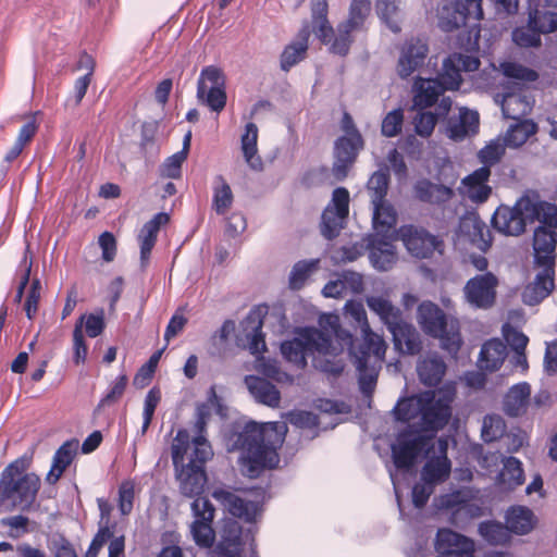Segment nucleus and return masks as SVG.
<instances>
[{
    "instance_id": "f257e3e1",
    "label": "nucleus",
    "mask_w": 557,
    "mask_h": 557,
    "mask_svg": "<svg viewBox=\"0 0 557 557\" xmlns=\"http://www.w3.org/2000/svg\"><path fill=\"white\" fill-rule=\"evenodd\" d=\"M287 425L284 422H249L243 431L228 438V450H240L242 472L258 476L264 469L275 468L280 462L277 449L282 446Z\"/></svg>"
},
{
    "instance_id": "f03ea898",
    "label": "nucleus",
    "mask_w": 557,
    "mask_h": 557,
    "mask_svg": "<svg viewBox=\"0 0 557 557\" xmlns=\"http://www.w3.org/2000/svg\"><path fill=\"white\" fill-rule=\"evenodd\" d=\"M447 447V441L444 438L434 440L424 434H401L392 446V453L397 468H409L417 456L424 451L428 461L422 469L421 480L437 484L445 481L450 473Z\"/></svg>"
},
{
    "instance_id": "7ed1b4c3",
    "label": "nucleus",
    "mask_w": 557,
    "mask_h": 557,
    "mask_svg": "<svg viewBox=\"0 0 557 557\" xmlns=\"http://www.w3.org/2000/svg\"><path fill=\"white\" fill-rule=\"evenodd\" d=\"M455 386L445 384L436 391H426L398 401L395 413L400 421L423 431L443 429L451 417Z\"/></svg>"
},
{
    "instance_id": "20e7f679",
    "label": "nucleus",
    "mask_w": 557,
    "mask_h": 557,
    "mask_svg": "<svg viewBox=\"0 0 557 557\" xmlns=\"http://www.w3.org/2000/svg\"><path fill=\"white\" fill-rule=\"evenodd\" d=\"M281 351L287 361L298 368H304L307 356L312 355L315 368L333 374L343 370L342 362L332 360L337 357L338 348L317 329L300 330L294 339L282 344Z\"/></svg>"
},
{
    "instance_id": "39448f33",
    "label": "nucleus",
    "mask_w": 557,
    "mask_h": 557,
    "mask_svg": "<svg viewBox=\"0 0 557 557\" xmlns=\"http://www.w3.org/2000/svg\"><path fill=\"white\" fill-rule=\"evenodd\" d=\"M30 465L29 458L22 457L2 471L0 479V506L11 511L16 507L22 510L29 509L35 502L40 479L35 473H24Z\"/></svg>"
},
{
    "instance_id": "423d86ee",
    "label": "nucleus",
    "mask_w": 557,
    "mask_h": 557,
    "mask_svg": "<svg viewBox=\"0 0 557 557\" xmlns=\"http://www.w3.org/2000/svg\"><path fill=\"white\" fill-rule=\"evenodd\" d=\"M480 61L475 55L454 53L443 63L438 79L419 78L414 83V107L424 109L433 106L438 96L446 89H458L461 83V71L471 72L479 69Z\"/></svg>"
},
{
    "instance_id": "0eeeda50",
    "label": "nucleus",
    "mask_w": 557,
    "mask_h": 557,
    "mask_svg": "<svg viewBox=\"0 0 557 557\" xmlns=\"http://www.w3.org/2000/svg\"><path fill=\"white\" fill-rule=\"evenodd\" d=\"M417 321L422 331L441 339L443 349L455 356L461 347L462 339L457 321L448 320L443 310L431 301H423L417 311Z\"/></svg>"
},
{
    "instance_id": "6e6552de",
    "label": "nucleus",
    "mask_w": 557,
    "mask_h": 557,
    "mask_svg": "<svg viewBox=\"0 0 557 557\" xmlns=\"http://www.w3.org/2000/svg\"><path fill=\"white\" fill-rule=\"evenodd\" d=\"M492 87L503 88V92H496L495 102L502 106L503 114L515 122H521L522 96L521 89L522 67L515 62H504L499 69L493 66Z\"/></svg>"
},
{
    "instance_id": "1a4fd4ad",
    "label": "nucleus",
    "mask_w": 557,
    "mask_h": 557,
    "mask_svg": "<svg viewBox=\"0 0 557 557\" xmlns=\"http://www.w3.org/2000/svg\"><path fill=\"white\" fill-rule=\"evenodd\" d=\"M197 100L220 113L226 106L225 76L221 69L209 65L201 70L197 82Z\"/></svg>"
},
{
    "instance_id": "9d476101",
    "label": "nucleus",
    "mask_w": 557,
    "mask_h": 557,
    "mask_svg": "<svg viewBox=\"0 0 557 557\" xmlns=\"http://www.w3.org/2000/svg\"><path fill=\"white\" fill-rule=\"evenodd\" d=\"M175 446L178 447L185 467H205V463L213 455L211 446L203 435L197 433L193 441H189V434L186 430H178L173 440L171 447L173 462Z\"/></svg>"
},
{
    "instance_id": "9b49d317",
    "label": "nucleus",
    "mask_w": 557,
    "mask_h": 557,
    "mask_svg": "<svg viewBox=\"0 0 557 557\" xmlns=\"http://www.w3.org/2000/svg\"><path fill=\"white\" fill-rule=\"evenodd\" d=\"M483 20L482 0H457L450 18L441 17L444 30L451 32L460 27H469V34L480 35L479 22Z\"/></svg>"
},
{
    "instance_id": "f8f14e48",
    "label": "nucleus",
    "mask_w": 557,
    "mask_h": 557,
    "mask_svg": "<svg viewBox=\"0 0 557 557\" xmlns=\"http://www.w3.org/2000/svg\"><path fill=\"white\" fill-rule=\"evenodd\" d=\"M349 212V193L344 187L334 189L332 200L322 214L321 232L331 239L338 235Z\"/></svg>"
},
{
    "instance_id": "ddd939ff",
    "label": "nucleus",
    "mask_w": 557,
    "mask_h": 557,
    "mask_svg": "<svg viewBox=\"0 0 557 557\" xmlns=\"http://www.w3.org/2000/svg\"><path fill=\"white\" fill-rule=\"evenodd\" d=\"M527 222L557 230V205L542 199L536 190H524V224Z\"/></svg>"
},
{
    "instance_id": "4468645a",
    "label": "nucleus",
    "mask_w": 557,
    "mask_h": 557,
    "mask_svg": "<svg viewBox=\"0 0 557 557\" xmlns=\"http://www.w3.org/2000/svg\"><path fill=\"white\" fill-rule=\"evenodd\" d=\"M178 447L174 450L175 478L178 482L181 493L189 498L199 496L203 493L207 483V476L203 467H185L183 463Z\"/></svg>"
},
{
    "instance_id": "2eb2a0df",
    "label": "nucleus",
    "mask_w": 557,
    "mask_h": 557,
    "mask_svg": "<svg viewBox=\"0 0 557 557\" xmlns=\"http://www.w3.org/2000/svg\"><path fill=\"white\" fill-rule=\"evenodd\" d=\"M497 285L498 280L491 272L475 275L467 282L463 288L466 299L476 308H491L496 299Z\"/></svg>"
},
{
    "instance_id": "dca6fc26",
    "label": "nucleus",
    "mask_w": 557,
    "mask_h": 557,
    "mask_svg": "<svg viewBox=\"0 0 557 557\" xmlns=\"http://www.w3.org/2000/svg\"><path fill=\"white\" fill-rule=\"evenodd\" d=\"M398 236L408 252L416 258H429L441 248V242L435 236L411 225L400 227Z\"/></svg>"
},
{
    "instance_id": "f3484780",
    "label": "nucleus",
    "mask_w": 557,
    "mask_h": 557,
    "mask_svg": "<svg viewBox=\"0 0 557 557\" xmlns=\"http://www.w3.org/2000/svg\"><path fill=\"white\" fill-rule=\"evenodd\" d=\"M539 270L534 278L524 285V305L537 306L555 290L556 267L533 265Z\"/></svg>"
},
{
    "instance_id": "a211bd4d",
    "label": "nucleus",
    "mask_w": 557,
    "mask_h": 557,
    "mask_svg": "<svg viewBox=\"0 0 557 557\" xmlns=\"http://www.w3.org/2000/svg\"><path fill=\"white\" fill-rule=\"evenodd\" d=\"M196 520L190 527L195 542L203 547H210L214 541V531L211 521L214 517V508L207 498H197L191 504Z\"/></svg>"
},
{
    "instance_id": "6ab92c4d",
    "label": "nucleus",
    "mask_w": 557,
    "mask_h": 557,
    "mask_svg": "<svg viewBox=\"0 0 557 557\" xmlns=\"http://www.w3.org/2000/svg\"><path fill=\"white\" fill-rule=\"evenodd\" d=\"M480 534L491 544H505L510 539V532L522 531V507L517 506L508 510L506 525L497 522H483L479 528Z\"/></svg>"
},
{
    "instance_id": "aec40b11",
    "label": "nucleus",
    "mask_w": 557,
    "mask_h": 557,
    "mask_svg": "<svg viewBox=\"0 0 557 557\" xmlns=\"http://www.w3.org/2000/svg\"><path fill=\"white\" fill-rule=\"evenodd\" d=\"M532 265L556 267L557 262V230L535 226L532 235Z\"/></svg>"
},
{
    "instance_id": "412c9836",
    "label": "nucleus",
    "mask_w": 557,
    "mask_h": 557,
    "mask_svg": "<svg viewBox=\"0 0 557 557\" xmlns=\"http://www.w3.org/2000/svg\"><path fill=\"white\" fill-rule=\"evenodd\" d=\"M363 140L357 129L347 132L335 144L334 175L337 178L346 176L349 166L354 163L358 151L362 148Z\"/></svg>"
},
{
    "instance_id": "4be33fe9",
    "label": "nucleus",
    "mask_w": 557,
    "mask_h": 557,
    "mask_svg": "<svg viewBox=\"0 0 557 557\" xmlns=\"http://www.w3.org/2000/svg\"><path fill=\"white\" fill-rule=\"evenodd\" d=\"M435 547L437 557H472L474 550L471 540L448 529L437 532Z\"/></svg>"
},
{
    "instance_id": "5701e85b",
    "label": "nucleus",
    "mask_w": 557,
    "mask_h": 557,
    "mask_svg": "<svg viewBox=\"0 0 557 557\" xmlns=\"http://www.w3.org/2000/svg\"><path fill=\"white\" fill-rule=\"evenodd\" d=\"M521 200L518 199L513 207L499 206L493 218L492 225L500 234L507 236H518L522 232V209Z\"/></svg>"
},
{
    "instance_id": "b1692460",
    "label": "nucleus",
    "mask_w": 557,
    "mask_h": 557,
    "mask_svg": "<svg viewBox=\"0 0 557 557\" xmlns=\"http://www.w3.org/2000/svg\"><path fill=\"white\" fill-rule=\"evenodd\" d=\"M169 221L170 215L165 212H160L146 222L141 227L138 234V242L140 247V263L143 267H146L149 261L151 250L156 245L157 236L161 226L166 225Z\"/></svg>"
},
{
    "instance_id": "393cba45",
    "label": "nucleus",
    "mask_w": 557,
    "mask_h": 557,
    "mask_svg": "<svg viewBox=\"0 0 557 557\" xmlns=\"http://www.w3.org/2000/svg\"><path fill=\"white\" fill-rule=\"evenodd\" d=\"M363 290V280L359 273L343 272L336 280L330 281L322 294L330 298H344L347 295L359 294Z\"/></svg>"
},
{
    "instance_id": "a878e982",
    "label": "nucleus",
    "mask_w": 557,
    "mask_h": 557,
    "mask_svg": "<svg viewBox=\"0 0 557 557\" xmlns=\"http://www.w3.org/2000/svg\"><path fill=\"white\" fill-rule=\"evenodd\" d=\"M213 497L221 502L231 515L246 521H253L259 513V507L256 503L246 502L231 492L216 490L213 492Z\"/></svg>"
},
{
    "instance_id": "bb28decb",
    "label": "nucleus",
    "mask_w": 557,
    "mask_h": 557,
    "mask_svg": "<svg viewBox=\"0 0 557 557\" xmlns=\"http://www.w3.org/2000/svg\"><path fill=\"white\" fill-rule=\"evenodd\" d=\"M426 45L420 37H411L410 41L403 49L398 62V74L408 77L423 62L426 57Z\"/></svg>"
},
{
    "instance_id": "cd10ccee",
    "label": "nucleus",
    "mask_w": 557,
    "mask_h": 557,
    "mask_svg": "<svg viewBox=\"0 0 557 557\" xmlns=\"http://www.w3.org/2000/svg\"><path fill=\"white\" fill-rule=\"evenodd\" d=\"M366 302L388 331L403 320L401 310L392 302L387 295H369L366 297Z\"/></svg>"
},
{
    "instance_id": "c85d7f7f",
    "label": "nucleus",
    "mask_w": 557,
    "mask_h": 557,
    "mask_svg": "<svg viewBox=\"0 0 557 557\" xmlns=\"http://www.w3.org/2000/svg\"><path fill=\"white\" fill-rule=\"evenodd\" d=\"M491 175L490 168L482 166L462 181L463 194L473 202H484L491 195V187L486 184Z\"/></svg>"
},
{
    "instance_id": "c756f323",
    "label": "nucleus",
    "mask_w": 557,
    "mask_h": 557,
    "mask_svg": "<svg viewBox=\"0 0 557 557\" xmlns=\"http://www.w3.org/2000/svg\"><path fill=\"white\" fill-rule=\"evenodd\" d=\"M393 335V342L399 351L404 354L414 355L421 349L420 335L410 323L404 321L398 322L389 330Z\"/></svg>"
},
{
    "instance_id": "7c9ffc66",
    "label": "nucleus",
    "mask_w": 557,
    "mask_h": 557,
    "mask_svg": "<svg viewBox=\"0 0 557 557\" xmlns=\"http://www.w3.org/2000/svg\"><path fill=\"white\" fill-rule=\"evenodd\" d=\"M310 23L305 25L300 35H332L333 27L327 18V0H310Z\"/></svg>"
},
{
    "instance_id": "2f4dec72",
    "label": "nucleus",
    "mask_w": 557,
    "mask_h": 557,
    "mask_svg": "<svg viewBox=\"0 0 557 557\" xmlns=\"http://www.w3.org/2000/svg\"><path fill=\"white\" fill-rule=\"evenodd\" d=\"M245 384L258 403L271 408H277L280 406V392L267 380L255 375H247L245 377Z\"/></svg>"
},
{
    "instance_id": "473e14b6",
    "label": "nucleus",
    "mask_w": 557,
    "mask_h": 557,
    "mask_svg": "<svg viewBox=\"0 0 557 557\" xmlns=\"http://www.w3.org/2000/svg\"><path fill=\"white\" fill-rule=\"evenodd\" d=\"M79 443L77 440H70L63 443L55 451L50 471L47 473L46 481L54 484L62 476L65 469L72 463L77 454Z\"/></svg>"
},
{
    "instance_id": "72a5a7b5",
    "label": "nucleus",
    "mask_w": 557,
    "mask_h": 557,
    "mask_svg": "<svg viewBox=\"0 0 557 557\" xmlns=\"http://www.w3.org/2000/svg\"><path fill=\"white\" fill-rule=\"evenodd\" d=\"M369 257L372 265L380 271L392 269L397 261L395 246L389 240L379 238V235L371 240Z\"/></svg>"
},
{
    "instance_id": "f704fd0d",
    "label": "nucleus",
    "mask_w": 557,
    "mask_h": 557,
    "mask_svg": "<svg viewBox=\"0 0 557 557\" xmlns=\"http://www.w3.org/2000/svg\"><path fill=\"white\" fill-rule=\"evenodd\" d=\"M417 372L424 385L433 386L442 381L446 364L437 354H429L419 360Z\"/></svg>"
},
{
    "instance_id": "c9c22d12",
    "label": "nucleus",
    "mask_w": 557,
    "mask_h": 557,
    "mask_svg": "<svg viewBox=\"0 0 557 557\" xmlns=\"http://www.w3.org/2000/svg\"><path fill=\"white\" fill-rule=\"evenodd\" d=\"M243 536L237 522L233 521L226 524L222 540L218 545V557H243Z\"/></svg>"
},
{
    "instance_id": "e433bc0d",
    "label": "nucleus",
    "mask_w": 557,
    "mask_h": 557,
    "mask_svg": "<svg viewBox=\"0 0 557 557\" xmlns=\"http://www.w3.org/2000/svg\"><path fill=\"white\" fill-rule=\"evenodd\" d=\"M506 356V346L499 339H491L482 346L478 363L481 370L493 372L503 364Z\"/></svg>"
},
{
    "instance_id": "4c0bfd02",
    "label": "nucleus",
    "mask_w": 557,
    "mask_h": 557,
    "mask_svg": "<svg viewBox=\"0 0 557 557\" xmlns=\"http://www.w3.org/2000/svg\"><path fill=\"white\" fill-rule=\"evenodd\" d=\"M320 326L324 332L320 331L330 342L338 348L337 356L343 352L344 345L351 344V336L343 331L339 326V318L336 314L325 313L319 319Z\"/></svg>"
},
{
    "instance_id": "58836bf2",
    "label": "nucleus",
    "mask_w": 557,
    "mask_h": 557,
    "mask_svg": "<svg viewBox=\"0 0 557 557\" xmlns=\"http://www.w3.org/2000/svg\"><path fill=\"white\" fill-rule=\"evenodd\" d=\"M258 127L255 123H248L245 126V132L242 135L240 144L242 151L247 164L256 171L262 169V161L258 154Z\"/></svg>"
},
{
    "instance_id": "ea45409f",
    "label": "nucleus",
    "mask_w": 557,
    "mask_h": 557,
    "mask_svg": "<svg viewBox=\"0 0 557 557\" xmlns=\"http://www.w3.org/2000/svg\"><path fill=\"white\" fill-rule=\"evenodd\" d=\"M460 227L479 249L484 251L490 248L492 244L490 230L479 218L468 216L462 219Z\"/></svg>"
},
{
    "instance_id": "a19ab883",
    "label": "nucleus",
    "mask_w": 557,
    "mask_h": 557,
    "mask_svg": "<svg viewBox=\"0 0 557 557\" xmlns=\"http://www.w3.org/2000/svg\"><path fill=\"white\" fill-rule=\"evenodd\" d=\"M364 350L361 351L360 356L354 354V357H363L368 361L372 356L376 363H381L385 357L387 344L383 336L373 332L371 326L361 331Z\"/></svg>"
},
{
    "instance_id": "79ce46f5",
    "label": "nucleus",
    "mask_w": 557,
    "mask_h": 557,
    "mask_svg": "<svg viewBox=\"0 0 557 557\" xmlns=\"http://www.w3.org/2000/svg\"><path fill=\"white\" fill-rule=\"evenodd\" d=\"M400 4L401 0H377L376 2L377 14L392 33H399L401 30L403 13Z\"/></svg>"
},
{
    "instance_id": "37998d69",
    "label": "nucleus",
    "mask_w": 557,
    "mask_h": 557,
    "mask_svg": "<svg viewBox=\"0 0 557 557\" xmlns=\"http://www.w3.org/2000/svg\"><path fill=\"white\" fill-rule=\"evenodd\" d=\"M417 197L425 202L442 203L448 201L453 190L446 186L433 184L429 181H421L416 185Z\"/></svg>"
},
{
    "instance_id": "c03bdc74",
    "label": "nucleus",
    "mask_w": 557,
    "mask_h": 557,
    "mask_svg": "<svg viewBox=\"0 0 557 557\" xmlns=\"http://www.w3.org/2000/svg\"><path fill=\"white\" fill-rule=\"evenodd\" d=\"M261 321L248 320L244 323L245 339L239 337V343L249 349L252 355H259L265 349V342L261 333Z\"/></svg>"
},
{
    "instance_id": "a18cd8bd",
    "label": "nucleus",
    "mask_w": 557,
    "mask_h": 557,
    "mask_svg": "<svg viewBox=\"0 0 557 557\" xmlns=\"http://www.w3.org/2000/svg\"><path fill=\"white\" fill-rule=\"evenodd\" d=\"M528 27L534 35H549L557 30V13L539 10L530 12Z\"/></svg>"
},
{
    "instance_id": "49530a36",
    "label": "nucleus",
    "mask_w": 557,
    "mask_h": 557,
    "mask_svg": "<svg viewBox=\"0 0 557 557\" xmlns=\"http://www.w3.org/2000/svg\"><path fill=\"white\" fill-rule=\"evenodd\" d=\"M373 206V226L376 235L387 233L396 224V212L386 201L382 200Z\"/></svg>"
},
{
    "instance_id": "de8ad7c7",
    "label": "nucleus",
    "mask_w": 557,
    "mask_h": 557,
    "mask_svg": "<svg viewBox=\"0 0 557 557\" xmlns=\"http://www.w3.org/2000/svg\"><path fill=\"white\" fill-rule=\"evenodd\" d=\"M462 131L459 133L456 128L449 131V138L455 141L463 140L479 131V113L466 108L460 109L459 120Z\"/></svg>"
},
{
    "instance_id": "09e8293b",
    "label": "nucleus",
    "mask_w": 557,
    "mask_h": 557,
    "mask_svg": "<svg viewBox=\"0 0 557 557\" xmlns=\"http://www.w3.org/2000/svg\"><path fill=\"white\" fill-rule=\"evenodd\" d=\"M371 11L369 0H352L349 8V17L345 24L344 33L348 35L351 32L359 30Z\"/></svg>"
},
{
    "instance_id": "8fccbe9b",
    "label": "nucleus",
    "mask_w": 557,
    "mask_h": 557,
    "mask_svg": "<svg viewBox=\"0 0 557 557\" xmlns=\"http://www.w3.org/2000/svg\"><path fill=\"white\" fill-rule=\"evenodd\" d=\"M503 335L508 345L516 351L518 359H520L522 356V333L520 331V314L518 312L509 314L508 322L503 326Z\"/></svg>"
},
{
    "instance_id": "3c124183",
    "label": "nucleus",
    "mask_w": 557,
    "mask_h": 557,
    "mask_svg": "<svg viewBox=\"0 0 557 557\" xmlns=\"http://www.w3.org/2000/svg\"><path fill=\"white\" fill-rule=\"evenodd\" d=\"M220 407V400L215 393L214 387L209 391V396L206 403L197 406V420L195 423V430L198 434L203 435L208 420L210 419L212 411Z\"/></svg>"
},
{
    "instance_id": "603ef678",
    "label": "nucleus",
    "mask_w": 557,
    "mask_h": 557,
    "mask_svg": "<svg viewBox=\"0 0 557 557\" xmlns=\"http://www.w3.org/2000/svg\"><path fill=\"white\" fill-rule=\"evenodd\" d=\"M81 326V333H85L89 337L99 336L106 326L104 322V311L100 309L95 313L82 314L77 320L75 327Z\"/></svg>"
},
{
    "instance_id": "864d4df0",
    "label": "nucleus",
    "mask_w": 557,
    "mask_h": 557,
    "mask_svg": "<svg viewBox=\"0 0 557 557\" xmlns=\"http://www.w3.org/2000/svg\"><path fill=\"white\" fill-rule=\"evenodd\" d=\"M308 49V41L306 37L287 46L281 55V67L283 71H289L290 67L300 62Z\"/></svg>"
},
{
    "instance_id": "5fc2aeb1",
    "label": "nucleus",
    "mask_w": 557,
    "mask_h": 557,
    "mask_svg": "<svg viewBox=\"0 0 557 557\" xmlns=\"http://www.w3.org/2000/svg\"><path fill=\"white\" fill-rule=\"evenodd\" d=\"M318 259L297 262L289 274V287L292 289H300L310 274L318 269Z\"/></svg>"
},
{
    "instance_id": "6e6d98bb",
    "label": "nucleus",
    "mask_w": 557,
    "mask_h": 557,
    "mask_svg": "<svg viewBox=\"0 0 557 557\" xmlns=\"http://www.w3.org/2000/svg\"><path fill=\"white\" fill-rule=\"evenodd\" d=\"M233 203V193L222 176L215 178L213 207L219 214H224Z\"/></svg>"
},
{
    "instance_id": "4d7b16f0",
    "label": "nucleus",
    "mask_w": 557,
    "mask_h": 557,
    "mask_svg": "<svg viewBox=\"0 0 557 557\" xmlns=\"http://www.w3.org/2000/svg\"><path fill=\"white\" fill-rule=\"evenodd\" d=\"M367 189L371 198V203H377L385 200L388 189V176L383 171H377L372 174L368 181Z\"/></svg>"
},
{
    "instance_id": "13d9d810",
    "label": "nucleus",
    "mask_w": 557,
    "mask_h": 557,
    "mask_svg": "<svg viewBox=\"0 0 557 557\" xmlns=\"http://www.w3.org/2000/svg\"><path fill=\"white\" fill-rule=\"evenodd\" d=\"M355 363L359 371L360 387L363 393L370 394L376 381L375 368H369V362L363 357H356Z\"/></svg>"
},
{
    "instance_id": "bf43d9fd",
    "label": "nucleus",
    "mask_w": 557,
    "mask_h": 557,
    "mask_svg": "<svg viewBox=\"0 0 557 557\" xmlns=\"http://www.w3.org/2000/svg\"><path fill=\"white\" fill-rule=\"evenodd\" d=\"M404 124V111L401 109H395L388 112L381 125L382 135L385 137H395L397 136L403 128Z\"/></svg>"
},
{
    "instance_id": "052dcab7",
    "label": "nucleus",
    "mask_w": 557,
    "mask_h": 557,
    "mask_svg": "<svg viewBox=\"0 0 557 557\" xmlns=\"http://www.w3.org/2000/svg\"><path fill=\"white\" fill-rule=\"evenodd\" d=\"M505 433V423L499 416H486L482 425V437L485 442H493Z\"/></svg>"
},
{
    "instance_id": "680f3d73",
    "label": "nucleus",
    "mask_w": 557,
    "mask_h": 557,
    "mask_svg": "<svg viewBox=\"0 0 557 557\" xmlns=\"http://www.w3.org/2000/svg\"><path fill=\"white\" fill-rule=\"evenodd\" d=\"M0 524L10 529L9 536L12 539H18L29 532V519L22 515L2 518Z\"/></svg>"
},
{
    "instance_id": "e2e57ef3",
    "label": "nucleus",
    "mask_w": 557,
    "mask_h": 557,
    "mask_svg": "<svg viewBox=\"0 0 557 557\" xmlns=\"http://www.w3.org/2000/svg\"><path fill=\"white\" fill-rule=\"evenodd\" d=\"M504 145L500 141V137L490 141L484 148L479 151V159L484 166H490L499 161L504 153Z\"/></svg>"
},
{
    "instance_id": "0e129e2a",
    "label": "nucleus",
    "mask_w": 557,
    "mask_h": 557,
    "mask_svg": "<svg viewBox=\"0 0 557 557\" xmlns=\"http://www.w3.org/2000/svg\"><path fill=\"white\" fill-rule=\"evenodd\" d=\"M344 312L361 331L370 326L366 309L360 301H347L344 307Z\"/></svg>"
},
{
    "instance_id": "69168bd1",
    "label": "nucleus",
    "mask_w": 557,
    "mask_h": 557,
    "mask_svg": "<svg viewBox=\"0 0 557 557\" xmlns=\"http://www.w3.org/2000/svg\"><path fill=\"white\" fill-rule=\"evenodd\" d=\"M160 399H161V393L159 389L152 388L148 392V394L145 398V405H144V411H143V416H144V423H143V429H141L143 434H145L146 431L148 430V428L151 423L154 410H156L158 404L160 403Z\"/></svg>"
},
{
    "instance_id": "338daca9",
    "label": "nucleus",
    "mask_w": 557,
    "mask_h": 557,
    "mask_svg": "<svg viewBox=\"0 0 557 557\" xmlns=\"http://www.w3.org/2000/svg\"><path fill=\"white\" fill-rule=\"evenodd\" d=\"M504 410L511 417H518L522 410V386L515 385L506 395Z\"/></svg>"
},
{
    "instance_id": "774afa93",
    "label": "nucleus",
    "mask_w": 557,
    "mask_h": 557,
    "mask_svg": "<svg viewBox=\"0 0 557 557\" xmlns=\"http://www.w3.org/2000/svg\"><path fill=\"white\" fill-rule=\"evenodd\" d=\"M186 160L185 152H176L169 157L160 166V174L168 178H177L181 175V168Z\"/></svg>"
}]
</instances>
